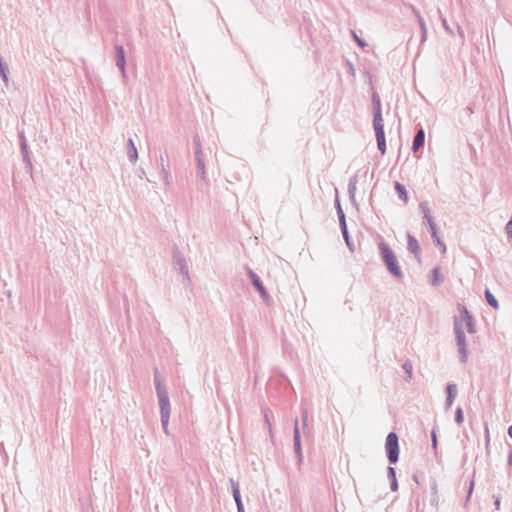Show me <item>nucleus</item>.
<instances>
[{
  "instance_id": "29",
  "label": "nucleus",
  "mask_w": 512,
  "mask_h": 512,
  "mask_svg": "<svg viewBox=\"0 0 512 512\" xmlns=\"http://www.w3.org/2000/svg\"><path fill=\"white\" fill-rule=\"evenodd\" d=\"M402 368L405 371V373L407 374V380L409 381L412 378V370H413L411 362L410 361L404 362L402 365Z\"/></svg>"
},
{
  "instance_id": "51",
  "label": "nucleus",
  "mask_w": 512,
  "mask_h": 512,
  "mask_svg": "<svg viewBox=\"0 0 512 512\" xmlns=\"http://www.w3.org/2000/svg\"><path fill=\"white\" fill-rule=\"evenodd\" d=\"M473 487H474V482H473V481H471V483H470V487H469V493H471V492H472Z\"/></svg>"
},
{
  "instance_id": "38",
  "label": "nucleus",
  "mask_w": 512,
  "mask_h": 512,
  "mask_svg": "<svg viewBox=\"0 0 512 512\" xmlns=\"http://www.w3.org/2000/svg\"><path fill=\"white\" fill-rule=\"evenodd\" d=\"M429 229H430L432 238H437L438 229H437L435 222L433 224L429 225Z\"/></svg>"
},
{
  "instance_id": "24",
  "label": "nucleus",
  "mask_w": 512,
  "mask_h": 512,
  "mask_svg": "<svg viewBox=\"0 0 512 512\" xmlns=\"http://www.w3.org/2000/svg\"><path fill=\"white\" fill-rule=\"evenodd\" d=\"M21 152L23 154V159L24 161L28 164V166L31 168L32 167V164H31V161H30V158H29V155H28V146H27V143H21Z\"/></svg>"
},
{
  "instance_id": "3",
  "label": "nucleus",
  "mask_w": 512,
  "mask_h": 512,
  "mask_svg": "<svg viewBox=\"0 0 512 512\" xmlns=\"http://www.w3.org/2000/svg\"><path fill=\"white\" fill-rule=\"evenodd\" d=\"M385 451L391 464H395L399 460V442L398 435L395 432H390L387 435Z\"/></svg>"
},
{
  "instance_id": "27",
  "label": "nucleus",
  "mask_w": 512,
  "mask_h": 512,
  "mask_svg": "<svg viewBox=\"0 0 512 512\" xmlns=\"http://www.w3.org/2000/svg\"><path fill=\"white\" fill-rule=\"evenodd\" d=\"M431 506L437 508L438 496H437V485L434 483L431 487Z\"/></svg>"
},
{
  "instance_id": "12",
  "label": "nucleus",
  "mask_w": 512,
  "mask_h": 512,
  "mask_svg": "<svg viewBox=\"0 0 512 512\" xmlns=\"http://www.w3.org/2000/svg\"><path fill=\"white\" fill-rule=\"evenodd\" d=\"M419 209H420L421 213L423 214V218L426 221V224L428 226L435 222L433 216L431 215V210L429 208V205L426 201H423L419 204Z\"/></svg>"
},
{
  "instance_id": "37",
  "label": "nucleus",
  "mask_w": 512,
  "mask_h": 512,
  "mask_svg": "<svg viewBox=\"0 0 512 512\" xmlns=\"http://www.w3.org/2000/svg\"><path fill=\"white\" fill-rule=\"evenodd\" d=\"M433 273H434V279L432 281V284L438 285L442 281V278L440 277V274H439V268H435L433 270Z\"/></svg>"
},
{
  "instance_id": "32",
  "label": "nucleus",
  "mask_w": 512,
  "mask_h": 512,
  "mask_svg": "<svg viewBox=\"0 0 512 512\" xmlns=\"http://www.w3.org/2000/svg\"><path fill=\"white\" fill-rule=\"evenodd\" d=\"M341 231H342V234H343V237H344V240H345L347 246L349 247V249L351 251H353L354 247L350 241V237H349L348 230H347V225H345V230H341Z\"/></svg>"
},
{
  "instance_id": "23",
  "label": "nucleus",
  "mask_w": 512,
  "mask_h": 512,
  "mask_svg": "<svg viewBox=\"0 0 512 512\" xmlns=\"http://www.w3.org/2000/svg\"><path fill=\"white\" fill-rule=\"evenodd\" d=\"M372 105L374 109V113H382L381 110V101L377 93H373L372 95Z\"/></svg>"
},
{
  "instance_id": "49",
  "label": "nucleus",
  "mask_w": 512,
  "mask_h": 512,
  "mask_svg": "<svg viewBox=\"0 0 512 512\" xmlns=\"http://www.w3.org/2000/svg\"><path fill=\"white\" fill-rule=\"evenodd\" d=\"M508 435L512 439V425L508 427Z\"/></svg>"
},
{
  "instance_id": "30",
  "label": "nucleus",
  "mask_w": 512,
  "mask_h": 512,
  "mask_svg": "<svg viewBox=\"0 0 512 512\" xmlns=\"http://www.w3.org/2000/svg\"><path fill=\"white\" fill-rule=\"evenodd\" d=\"M485 450H486V453L489 454L490 453V432H489V428H488V425L486 424L485 425Z\"/></svg>"
},
{
  "instance_id": "40",
  "label": "nucleus",
  "mask_w": 512,
  "mask_h": 512,
  "mask_svg": "<svg viewBox=\"0 0 512 512\" xmlns=\"http://www.w3.org/2000/svg\"><path fill=\"white\" fill-rule=\"evenodd\" d=\"M410 8H411L413 14L415 15V17L417 18L418 23L420 24V19H423V17L421 16L420 12L413 5H410Z\"/></svg>"
},
{
  "instance_id": "22",
  "label": "nucleus",
  "mask_w": 512,
  "mask_h": 512,
  "mask_svg": "<svg viewBox=\"0 0 512 512\" xmlns=\"http://www.w3.org/2000/svg\"><path fill=\"white\" fill-rule=\"evenodd\" d=\"M377 146L381 154H385L386 152V141L385 134L376 135Z\"/></svg>"
},
{
  "instance_id": "20",
  "label": "nucleus",
  "mask_w": 512,
  "mask_h": 512,
  "mask_svg": "<svg viewBox=\"0 0 512 512\" xmlns=\"http://www.w3.org/2000/svg\"><path fill=\"white\" fill-rule=\"evenodd\" d=\"M263 415H264V423H265V426L270 434V436H272V424H271V418L273 416V413L269 410V409H265L263 411Z\"/></svg>"
},
{
  "instance_id": "15",
  "label": "nucleus",
  "mask_w": 512,
  "mask_h": 512,
  "mask_svg": "<svg viewBox=\"0 0 512 512\" xmlns=\"http://www.w3.org/2000/svg\"><path fill=\"white\" fill-rule=\"evenodd\" d=\"M230 482H231V485H232L233 497H234L236 505H237V510H238V512H244V506H243V503L241 501V496H240V491H239L238 484L235 483L233 479H230Z\"/></svg>"
},
{
  "instance_id": "19",
  "label": "nucleus",
  "mask_w": 512,
  "mask_h": 512,
  "mask_svg": "<svg viewBox=\"0 0 512 512\" xmlns=\"http://www.w3.org/2000/svg\"><path fill=\"white\" fill-rule=\"evenodd\" d=\"M395 190H396V193L398 194L399 198L402 199L405 203H407L408 193H407L405 186L399 182H396Z\"/></svg>"
},
{
  "instance_id": "47",
  "label": "nucleus",
  "mask_w": 512,
  "mask_h": 512,
  "mask_svg": "<svg viewBox=\"0 0 512 512\" xmlns=\"http://www.w3.org/2000/svg\"><path fill=\"white\" fill-rule=\"evenodd\" d=\"M508 465L512 466V451H510V453L508 455Z\"/></svg>"
},
{
  "instance_id": "41",
  "label": "nucleus",
  "mask_w": 512,
  "mask_h": 512,
  "mask_svg": "<svg viewBox=\"0 0 512 512\" xmlns=\"http://www.w3.org/2000/svg\"><path fill=\"white\" fill-rule=\"evenodd\" d=\"M353 37L359 46H361V47L366 46V43L360 37H358L357 34L354 32H353Z\"/></svg>"
},
{
  "instance_id": "44",
  "label": "nucleus",
  "mask_w": 512,
  "mask_h": 512,
  "mask_svg": "<svg viewBox=\"0 0 512 512\" xmlns=\"http://www.w3.org/2000/svg\"><path fill=\"white\" fill-rule=\"evenodd\" d=\"M390 481H391V484H390L391 490L392 491H396L398 489L397 479L390 480Z\"/></svg>"
},
{
  "instance_id": "26",
  "label": "nucleus",
  "mask_w": 512,
  "mask_h": 512,
  "mask_svg": "<svg viewBox=\"0 0 512 512\" xmlns=\"http://www.w3.org/2000/svg\"><path fill=\"white\" fill-rule=\"evenodd\" d=\"M337 206H338L337 213L339 216L340 227H341V230H345V225H346L345 214H344L339 202L337 203Z\"/></svg>"
},
{
  "instance_id": "5",
  "label": "nucleus",
  "mask_w": 512,
  "mask_h": 512,
  "mask_svg": "<svg viewBox=\"0 0 512 512\" xmlns=\"http://www.w3.org/2000/svg\"><path fill=\"white\" fill-rule=\"evenodd\" d=\"M194 144L196 147L195 157H196L197 168L200 172V176H201L202 180H205L206 179L205 163H204V158H203V154H202L201 144L197 137L194 138Z\"/></svg>"
},
{
  "instance_id": "31",
  "label": "nucleus",
  "mask_w": 512,
  "mask_h": 512,
  "mask_svg": "<svg viewBox=\"0 0 512 512\" xmlns=\"http://www.w3.org/2000/svg\"><path fill=\"white\" fill-rule=\"evenodd\" d=\"M464 421V415L462 408L458 407L455 411V422L457 424H462Z\"/></svg>"
},
{
  "instance_id": "43",
  "label": "nucleus",
  "mask_w": 512,
  "mask_h": 512,
  "mask_svg": "<svg viewBox=\"0 0 512 512\" xmlns=\"http://www.w3.org/2000/svg\"><path fill=\"white\" fill-rule=\"evenodd\" d=\"M442 25L447 32L452 34V30H451L450 26L448 25L447 20L445 18H442Z\"/></svg>"
},
{
  "instance_id": "11",
  "label": "nucleus",
  "mask_w": 512,
  "mask_h": 512,
  "mask_svg": "<svg viewBox=\"0 0 512 512\" xmlns=\"http://www.w3.org/2000/svg\"><path fill=\"white\" fill-rule=\"evenodd\" d=\"M425 141V132L423 128L418 129L412 144V151L417 152L423 145Z\"/></svg>"
},
{
  "instance_id": "42",
  "label": "nucleus",
  "mask_w": 512,
  "mask_h": 512,
  "mask_svg": "<svg viewBox=\"0 0 512 512\" xmlns=\"http://www.w3.org/2000/svg\"><path fill=\"white\" fill-rule=\"evenodd\" d=\"M307 420H308V412L306 409H304L302 411V421H303V425L306 426L307 425Z\"/></svg>"
},
{
  "instance_id": "7",
  "label": "nucleus",
  "mask_w": 512,
  "mask_h": 512,
  "mask_svg": "<svg viewBox=\"0 0 512 512\" xmlns=\"http://www.w3.org/2000/svg\"><path fill=\"white\" fill-rule=\"evenodd\" d=\"M157 397L160 406V415L164 417L170 416L171 407L167 390L159 391V393H157Z\"/></svg>"
},
{
  "instance_id": "34",
  "label": "nucleus",
  "mask_w": 512,
  "mask_h": 512,
  "mask_svg": "<svg viewBox=\"0 0 512 512\" xmlns=\"http://www.w3.org/2000/svg\"><path fill=\"white\" fill-rule=\"evenodd\" d=\"M505 232L507 234L509 242L512 244V218L505 225Z\"/></svg>"
},
{
  "instance_id": "14",
  "label": "nucleus",
  "mask_w": 512,
  "mask_h": 512,
  "mask_svg": "<svg viewBox=\"0 0 512 512\" xmlns=\"http://www.w3.org/2000/svg\"><path fill=\"white\" fill-rule=\"evenodd\" d=\"M407 249L413 253L416 257L419 256L420 253V245L417 239L411 234L407 235Z\"/></svg>"
},
{
  "instance_id": "1",
  "label": "nucleus",
  "mask_w": 512,
  "mask_h": 512,
  "mask_svg": "<svg viewBox=\"0 0 512 512\" xmlns=\"http://www.w3.org/2000/svg\"><path fill=\"white\" fill-rule=\"evenodd\" d=\"M459 311L460 315L454 318L453 331L459 360L462 364H466L469 358V352L464 327L470 334H475L477 329L475 320L466 307L459 306Z\"/></svg>"
},
{
  "instance_id": "10",
  "label": "nucleus",
  "mask_w": 512,
  "mask_h": 512,
  "mask_svg": "<svg viewBox=\"0 0 512 512\" xmlns=\"http://www.w3.org/2000/svg\"><path fill=\"white\" fill-rule=\"evenodd\" d=\"M446 393H447V396H446V401H445V405H446V408L449 409L455 398H456V395H457V386L456 384H448L447 387H446Z\"/></svg>"
},
{
  "instance_id": "45",
  "label": "nucleus",
  "mask_w": 512,
  "mask_h": 512,
  "mask_svg": "<svg viewBox=\"0 0 512 512\" xmlns=\"http://www.w3.org/2000/svg\"><path fill=\"white\" fill-rule=\"evenodd\" d=\"M436 445H437L436 433H435V431H432V446L434 448H436Z\"/></svg>"
},
{
  "instance_id": "8",
  "label": "nucleus",
  "mask_w": 512,
  "mask_h": 512,
  "mask_svg": "<svg viewBox=\"0 0 512 512\" xmlns=\"http://www.w3.org/2000/svg\"><path fill=\"white\" fill-rule=\"evenodd\" d=\"M173 263L175 266H177L180 270V273L187 277L189 280V270L187 266L186 259L184 255L180 251H174L173 254Z\"/></svg>"
},
{
  "instance_id": "9",
  "label": "nucleus",
  "mask_w": 512,
  "mask_h": 512,
  "mask_svg": "<svg viewBox=\"0 0 512 512\" xmlns=\"http://www.w3.org/2000/svg\"><path fill=\"white\" fill-rule=\"evenodd\" d=\"M115 52H116V66L120 69L122 76L125 78L126 77L125 50H124L123 46L116 45Z\"/></svg>"
},
{
  "instance_id": "21",
  "label": "nucleus",
  "mask_w": 512,
  "mask_h": 512,
  "mask_svg": "<svg viewBox=\"0 0 512 512\" xmlns=\"http://www.w3.org/2000/svg\"><path fill=\"white\" fill-rule=\"evenodd\" d=\"M485 298L488 304L494 309H497L499 307L497 299L494 297V295L490 292L489 289H486L485 291Z\"/></svg>"
},
{
  "instance_id": "4",
  "label": "nucleus",
  "mask_w": 512,
  "mask_h": 512,
  "mask_svg": "<svg viewBox=\"0 0 512 512\" xmlns=\"http://www.w3.org/2000/svg\"><path fill=\"white\" fill-rule=\"evenodd\" d=\"M247 274H248L249 278L251 279L253 286L260 293L262 299L266 303H269L270 297H269L263 283L261 282L259 276L249 267H247Z\"/></svg>"
},
{
  "instance_id": "50",
  "label": "nucleus",
  "mask_w": 512,
  "mask_h": 512,
  "mask_svg": "<svg viewBox=\"0 0 512 512\" xmlns=\"http://www.w3.org/2000/svg\"><path fill=\"white\" fill-rule=\"evenodd\" d=\"M466 111L469 113V114H472L473 113V109L471 106H467L466 107Z\"/></svg>"
},
{
  "instance_id": "2",
  "label": "nucleus",
  "mask_w": 512,
  "mask_h": 512,
  "mask_svg": "<svg viewBox=\"0 0 512 512\" xmlns=\"http://www.w3.org/2000/svg\"><path fill=\"white\" fill-rule=\"evenodd\" d=\"M379 251L381 253L382 260L389 271V273L397 279L403 278V272L398 264L397 258L390 246L381 241L378 244Z\"/></svg>"
},
{
  "instance_id": "25",
  "label": "nucleus",
  "mask_w": 512,
  "mask_h": 512,
  "mask_svg": "<svg viewBox=\"0 0 512 512\" xmlns=\"http://www.w3.org/2000/svg\"><path fill=\"white\" fill-rule=\"evenodd\" d=\"M8 74H9V69H8L7 64H5L4 66H2L0 68V76L6 86H8V84H9Z\"/></svg>"
},
{
  "instance_id": "39",
  "label": "nucleus",
  "mask_w": 512,
  "mask_h": 512,
  "mask_svg": "<svg viewBox=\"0 0 512 512\" xmlns=\"http://www.w3.org/2000/svg\"><path fill=\"white\" fill-rule=\"evenodd\" d=\"M387 476L390 480H394L396 479V472H395V469L393 467H388L387 468Z\"/></svg>"
},
{
  "instance_id": "33",
  "label": "nucleus",
  "mask_w": 512,
  "mask_h": 512,
  "mask_svg": "<svg viewBox=\"0 0 512 512\" xmlns=\"http://www.w3.org/2000/svg\"><path fill=\"white\" fill-rule=\"evenodd\" d=\"M169 419H170V416H161V424H162V428H163V431L166 435H169V429H168V424H169Z\"/></svg>"
},
{
  "instance_id": "13",
  "label": "nucleus",
  "mask_w": 512,
  "mask_h": 512,
  "mask_svg": "<svg viewBox=\"0 0 512 512\" xmlns=\"http://www.w3.org/2000/svg\"><path fill=\"white\" fill-rule=\"evenodd\" d=\"M373 127L375 130V135H381L384 133V123L382 118V113H374L373 115Z\"/></svg>"
},
{
  "instance_id": "36",
  "label": "nucleus",
  "mask_w": 512,
  "mask_h": 512,
  "mask_svg": "<svg viewBox=\"0 0 512 512\" xmlns=\"http://www.w3.org/2000/svg\"><path fill=\"white\" fill-rule=\"evenodd\" d=\"M437 246L441 249L442 253H446V245L445 243L440 239V237L437 235V238H432Z\"/></svg>"
},
{
  "instance_id": "6",
  "label": "nucleus",
  "mask_w": 512,
  "mask_h": 512,
  "mask_svg": "<svg viewBox=\"0 0 512 512\" xmlns=\"http://www.w3.org/2000/svg\"><path fill=\"white\" fill-rule=\"evenodd\" d=\"M294 450L298 459V465L300 466L303 461V454H302V448H301V436H300V430L298 426V419H294Z\"/></svg>"
},
{
  "instance_id": "28",
  "label": "nucleus",
  "mask_w": 512,
  "mask_h": 512,
  "mask_svg": "<svg viewBox=\"0 0 512 512\" xmlns=\"http://www.w3.org/2000/svg\"><path fill=\"white\" fill-rule=\"evenodd\" d=\"M154 383H155L156 393H159V391H166V388L163 385L162 380L159 377V375L157 374V372L155 373Z\"/></svg>"
},
{
  "instance_id": "16",
  "label": "nucleus",
  "mask_w": 512,
  "mask_h": 512,
  "mask_svg": "<svg viewBox=\"0 0 512 512\" xmlns=\"http://www.w3.org/2000/svg\"><path fill=\"white\" fill-rule=\"evenodd\" d=\"M127 155L132 163H136L138 160V151L135 146L133 139L129 138L127 141Z\"/></svg>"
},
{
  "instance_id": "52",
  "label": "nucleus",
  "mask_w": 512,
  "mask_h": 512,
  "mask_svg": "<svg viewBox=\"0 0 512 512\" xmlns=\"http://www.w3.org/2000/svg\"><path fill=\"white\" fill-rule=\"evenodd\" d=\"M144 175H145V171H144V170H141V171H140V175H139V177H140V178H143V176H144Z\"/></svg>"
},
{
  "instance_id": "17",
  "label": "nucleus",
  "mask_w": 512,
  "mask_h": 512,
  "mask_svg": "<svg viewBox=\"0 0 512 512\" xmlns=\"http://www.w3.org/2000/svg\"><path fill=\"white\" fill-rule=\"evenodd\" d=\"M357 183H358V175L355 174L349 179L348 183V194L350 197V200L352 202H355V195L357 190Z\"/></svg>"
},
{
  "instance_id": "46",
  "label": "nucleus",
  "mask_w": 512,
  "mask_h": 512,
  "mask_svg": "<svg viewBox=\"0 0 512 512\" xmlns=\"http://www.w3.org/2000/svg\"><path fill=\"white\" fill-rule=\"evenodd\" d=\"M19 138H20V144H21V143H23V142H24V143H27V142H26V138H25V135H24V132H23V131H22V132H20V134H19Z\"/></svg>"
},
{
  "instance_id": "48",
  "label": "nucleus",
  "mask_w": 512,
  "mask_h": 512,
  "mask_svg": "<svg viewBox=\"0 0 512 512\" xmlns=\"http://www.w3.org/2000/svg\"><path fill=\"white\" fill-rule=\"evenodd\" d=\"M495 508H496L497 510H499V509H500V501H499V499H496V500H495Z\"/></svg>"
},
{
  "instance_id": "18",
  "label": "nucleus",
  "mask_w": 512,
  "mask_h": 512,
  "mask_svg": "<svg viewBox=\"0 0 512 512\" xmlns=\"http://www.w3.org/2000/svg\"><path fill=\"white\" fill-rule=\"evenodd\" d=\"M160 168H161V174H162V178L164 180L165 186L169 187L171 184L170 172H169L168 168L165 166L164 159L162 156L160 157Z\"/></svg>"
},
{
  "instance_id": "35",
  "label": "nucleus",
  "mask_w": 512,
  "mask_h": 512,
  "mask_svg": "<svg viewBox=\"0 0 512 512\" xmlns=\"http://www.w3.org/2000/svg\"><path fill=\"white\" fill-rule=\"evenodd\" d=\"M419 26H420L421 33H422V42H424V41H426V38H427V28H426L424 19H420Z\"/></svg>"
}]
</instances>
